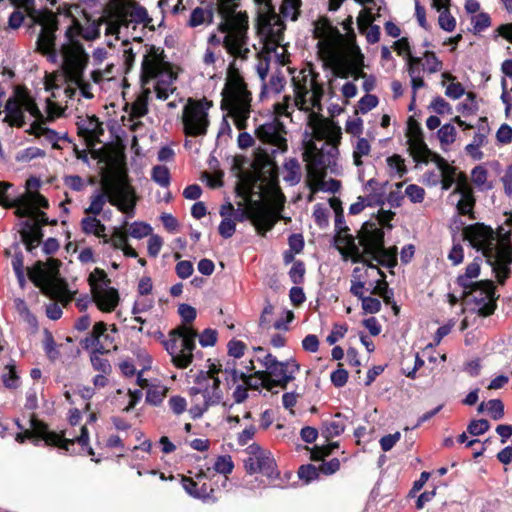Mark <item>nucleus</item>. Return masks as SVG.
Listing matches in <instances>:
<instances>
[{"mask_svg": "<svg viewBox=\"0 0 512 512\" xmlns=\"http://www.w3.org/2000/svg\"><path fill=\"white\" fill-rule=\"evenodd\" d=\"M334 244L344 260L378 264L392 268L397 264V248L384 247V233L376 226H361L356 235L348 226H342L334 236ZM369 267L375 266L369 264Z\"/></svg>", "mask_w": 512, "mask_h": 512, "instance_id": "nucleus-1", "label": "nucleus"}, {"mask_svg": "<svg viewBox=\"0 0 512 512\" xmlns=\"http://www.w3.org/2000/svg\"><path fill=\"white\" fill-rule=\"evenodd\" d=\"M510 231L502 226L493 230L491 226H464L462 237L478 251H482L500 284L508 278L512 264V247L509 241Z\"/></svg>", "mask_w": 512, "mask_h": 512, "instance_id": "nucleus-2", "label": "nucleus"}, {"mask_svg": "<svg viewBox=\"0 0 512 512\" xmlns=\"http://www.w3.org/2000/svg\"><path fill=\"white\" fill-rule=\"evenodd\" d=\"M91 199L90 206L86 209L87 214L98 215L106 201H109L127 216L133 215L137 200L135 190L129 183L126 173L104 176L101 190Z\"/></svg>", "mask_w": 512, "mask_h": 512, "instance_id": "nucleus-3", "label": "nucleus"}, {"mask_svg": "<svg viewBox=\"0 0 512 512\" xmlns=\"http://www.w3.org/2000/svg\"><path fill=\"white\" fill-rule=\"evenodd\" d=\"M21 5L26 9L28 16L33 23L41 26V31L36 41L37 51L43 55L55 53L56 31L59 28L58 15H63L70 19L77 18L72 8L78 9V5L62 4L57 7L56 12L47 8L37 10L34 6V0H21Z\"/></svg>", "mask_w": 512, "mask_h": 512, "instance_id": "nucleus-4", "label": "nucleus"}, {"mask_svg": "<svg viewBox=\"0 0 512 512\" xmlns=\"http://www.w3.org/2000/svg\"><path fill=\"white\" fill-rule=\"evenodd\" d=\"M60 265L61 262L55 258H49L46 262L37 261L28 269V276L44 295L67 306L73 294L68 290L67 282L60 277Z\"/></svg>", "mask_w": 512, "mask_h": 512, "instance_id": "nucleus-5", "label": "nucleus"}, {"mask_svg": "<svg viewBox=\"0 0 512 512\" xmlns=\"http://www.w3.org/2000/svg\"><path fill=\"white\" fill-rule=\"evenodd\" d=\"M12 187L9 182L0 181V206L14 209V214L24 219L19 224H58L57 220L49 221L41 208H48V200L38 192H27L15 199H9L7 190Z\"/></svg>", "mask_w": 512, "mask_h": 512, "instance_id": "nucleus-6", "label": "nucleus"}, {"mask_svg": "<svg viewBox=\"0 0 512 512\" xmlns=\"http://www.w3.org/2000/svg\"><path fill=\"white\" fill-rule=\"evenodd\" d=\"M320 74L315 71L312 63L300 69L298 75L292 76L294 99L293 106L305 112L314 109L322 111L324 85L319 81Z\"/></svg>", "mask_w": 512, "mask_h": 512, "instance_id": "nucleus-7", "label": "nucleus"}, {"mask_svg": "<svg viewBox=\"0 0 512 512\" xmlns=\"http://www.w3.org/2000/svg\"><path fill=\"white\" fill-rule=\"evenodd\" d=\"M221 95V109L229 112L238 130L246 129L252 95L244 79L237 72L228 77Z\"/></svg>", "mask_w": 512, "mask_h": 512, "instance_id": "nucleus-8", "label": "nucleus"}, {"mask_svg": "<svg viewBox=\"0 0 512 512\" xmlns=\"http://www.w3.org/2000/svg\"><path fill=\"white\" fill-rule=\"evenodd\" d=\"M219 371H221V364L212 363L209 365L208 371L200 372L197 375L195 385L190 389L195 402L190 409L193 418L201 417L209 406L221 400L223 393L220 389Z\"/></svg>", "mask_w": 512, "mask_h": 512, "instance_id": "nucleus-9", "label": "nucleus"}, {"mask_svg": "<svg viewBox=\"0 0 512 512\" xmlns=\"http://www.w3.org/2000/svg\"><path fill=\"white\" fill-rule=\"evenodd\" d=\"M197 336V331L186 324H181L169 332L165 348L177 368L185 369L192 363Z\"/></svg>", "mask_w": 512, "mask_h": 512, "instance_id": "nucleus-10", "label": "nucleus"}, {"mask_svg": "<svg viewBox=\"0 0 512 512\" xmlns=\"http://www.w3.org/2000/svg\"><path fill=\"white\" fill-rule=\"evenodd\" d=\"M213 102L206 97L189 98L182 111L183 133L188 137L205 136L210 125L209 109Z\"/></svg>", "mask_w": 512, "mask_h": 512, "instance_id": "nucleus-11", "label": "nucleus"}, {"mask_svg": "<svg viewBox=\"0 0 512 512\" xmlns=\"http://www.w3.org/2000/svg\"><path fill=\"white\" fill-rule=\"evenodd\" d=\"M30 422L31 430L26 429L24 432L18 433L16 435L17 442L23 443L25 439L37 437L43 439L48 445H54L65 450H68L69 445H73L75 442H78L81 445L88 444L89 438L86 426L81 427V434L79 436L74 438H65L63 432L56 433L48 431L47 426L35 418H32Z\"/></svg>", "mask_w": 512, "mask_h": 512, "instance_id": "nucleus-12", "label": "nucleus"}, {"mask_svg": "<svg viewBox=\"0 0 512 512\" xmlns=\"http://www.w3.org/2000/svg\"><path fill=\"white\" fill-rule=\"evenodd\" d=\"M92 300L103 312H112L119 303L118 290L111 286V280L102 269L95 268L88 277Z\"/></svg>", "mask_w": 512, "mask_h": 512, "instance_id": "nucleus-13", "label": "nucleus"}, {"mask_svg": "<svg viewBox=\"0 0 512 512\" xmlns=\"http://www.w3.org/2000/svg\"><path fill=\"white\" fill-rule=\"evenodd\" d=\"M463 296L467 305L478 315L487 317L494 313L498 296L495 293V286L490 280L476 281L472 287L464 289Z\"/></svg>", "mask_w": 512, "mask_h": 512, "instance_id": "nucleus-14", "label": "nucleus"}, {"mask_svg": "<svg viewBox=\"0 0 512 512\" xmlns=\"http://www.w3.org/2000/svg\"><path fill=\"white\" fill-rule=\"evenodd\" d=\"M61 51L66 78L74 83L81 82L89 60L83 44L79 40H67V43L62 45Z\"/></svg>", "mask_w": 512, "mask_h": 512, "instance_id": "nucleus-15", "label": "nucleus"}, {"mask_svg": "<svg viewBox=\"0 0 512 512\" xmlns=\"http://www.w3.org/2000/svg\"><path fill=\"white\" fill-rule=\"evenodd\" d=\"M238 195L242 197V200L238 202L237 208L233 204L227 201L221 205L220 215L222 220L220 224H236L237 222H244L251 220V224H275L274 222H262L255 219L257 202L253 201L251 197L244 193H241V187H236Z\"/></svg>", "mask_w": 512, "mask_h": 512, "instance_id": "nucleus-16", "label": "nucleus"}, {"mask_svg": "<svg viewBox=\"0 0 512 512\" xmlns=\"http://www.w3.org/2000/svg\"><path fill=\"white\" fill-rule=\"evenodd\" d=\"M263 370L272 389L274 387L285 388L287 384L294 379V373L299 369L295 360L279 362L271 354H267L263 359Z\"/></svg>", "mask_w": 512, "mask_h": 512, "instance_id": "nucleus-17", "label": "nucleus"}, {"mask_svg": "<svg viewBox=\"0 0 512 512\" xmlns=\"http://www.w3.org/2000/svg\"><path fill=\"white\" fill-rule=\"evenodd\" d=\"M286 127L285 125L278 119H273L271 122L264 123L256 128L255 135L256 137L264 144H268L274 149L272 153L277 151L286 152L288 149L287 139H286Z\"/></svg>", "mask_w": 512, "mask_h": 512, "instance_id": "nucleus-18", "label": "nucleus"}, {"mask_svg": "<svg viewBox=\"0 0 512 512\" xmlns=\"http://www.w3.org/2000/svg\"><path fill=\"white\" fill-rule=\"evenodd\" d=\"M125 228L126 226H113L110 231H107L106 226H84V231L103 239L104 243H110L114 248L121 249L126 256L137 257V252L127 245V230Z\"/></svg>", "mask_w": 512, "mask_h": 512, "instance_id": "nucleus-19", "label": "nucleus"}, {"mask_svg": "<svg viewBox=\"0 0 512 512\" xmlns=\"http://www.w3.org/2000/svg\"><path fill=\"white\" fill-rule=\"evenodd\" d=\"M85 23L82 24L78 18H73L65 31L66 40H79L78 37L86 41H92L100 37V27L103 23V18L93 19L86 11H82Z\"/></svg>", "mask_w": 512, "mask_h": 512, "instance_id": "nucleus-20", "label": "nucleus"}, {"mask_svg": "<svg viewBox=\"0 0 512 512\" xmlns=\"http://www.w3.org/2000/svg\"><path fill=\"white\" fill-rule=\"evenodd\" d=\"M249 458L245 461V468L249 473L261 472L272 476L275 470V461L270 452L261 449L258 445L248 447Z\"/></svg>", "mask_w": 512, "mask_h": 512, "instance_id": "nucleus-21", "label": "nucleus"}, {"mask_svg": "<svg viewBox=\"0 0 512 512\" xmlns=\"http://www.w3.org/2000/svg\"><path fill=\"white\" fill-rule=\"evenodd\" d=\"M304 160L307 162V176L309 179L319 182L325 175L326 164L322 151L317 150L313 145V150L304 153Z\"/></svg>", "mask_w": 512, "mask_h": 512, "instance_id": "nucleus-22", "label": "nucleus"}, {"mask_svg": "<svg viewBox=\"0 0 512 512\" xmlns=\"http://www.w3.org/2000/svg\"><path fill=\"white\" fill-rule=\"evenodd\" d=\"M248 16L246 12L234 13L218 25V31L226 34L246 35Z\"/></svg>", "mask_w": 512, "mask_h": 512, "instance_id": "nucleus-23", "label": "nucleus"}, {"mask_svg": "<svg viewBox=\"0 0 512 512\" xmlns=\"http://www.w3.org/2000/svg\"><path fill=\"white\" fill-rule=\"evenodd\" d=\"M77 133L78 136L84 138L88 144L92 145L104 133V129L98 117L92 115L77 123Z\"/></svg>", "mask_w": 512, "mask_h": 512, "instance_id": "nucleus-24", "label": "nucleus"}, {"mask_svg": "<svg viewBox=\"0 0 512 512\" xmlns=\"http://www.w3.org/2000/svg\"><path fill=\"white\" fill-rule=\"evenodd\" d=\"M151 55H145L141 65L140 81L143 86L161 73V63L154 46L150 48Z\"/></svg>", "mask_w": 512, "mask_h": 512, "instance_id": "nucleus-25", "label": "nucleus"}, {"mask_svg": "<svg viewBox=\"0 0 512 512\" xmlns=\"http://www.w3.org/2000/svg\"><path fill=\"white\" fill-rule=\"evenodd\" d=\"M408 151L412 156L413 160L419 164H428L430 162V156L432 150L429 149L428 145L424 141V135L407 138Z\"/></svg>", "mask_w": 512, "mask_h": 512, "instance_id": "nucleus-26", "label": "nucleus"}, {"mask_svg": "<svg viewBox=\"0 0 512 512\" xmlns=\"http://www.w3.org/2000/svg\"><path fill=\"white\" fill-rule=\"evenodd\" d=\"M119 17L128 25V18L136 23H146L149 21L148 12L145 7L133 2L128 7H122L118 10Z\"/></svg>", "mask_w": 512, "mask_h": 512, "instance_id": "nucleus-27", "label": "nucleus"}, {"mask_svg": "<svg viewBox=\"0 0 512 512\" xmlns=\"http://www.w3.org/2000/svg\"><path fill=\"white\" fill-rule=\"evenodd\" d=\"M20 235L28 251L38 247L43 238L41 226H23L20 230Z\"/></svg>", "mask_w": 512, "mask_h": 512, "instance_id": "nucleus-28", "label": "nucleus"}, {"mask_svg": "<svg viewBox=\"0 0 512 512\" xmlns=\"http://www.w3.org/2000/svg\"><path fill=\"white\" fill-rule=\"evenodd\" d=\"M213 19L214 12L212 8L204 9L202 7H196L192 10L186 25L190 28H195L205 23L209 25L213 23Z\"/></svg>", "mask_w": 512, "mask_h": 512, "instance_id": "nucleus-29", "label": "nucleus"}, {"mask_svg": "<svg viewBox=\"0 0 512 512\" xmlns=\"http://www.w3.org/2000/svg\"><path fill=\"white\" fill-rule=\"evenodd\" d=\"M6 112V117L4 121L9 122L10 124H17L18 126H22L23 124V112L21 110L20 102L16 97H10L4 108Z\"/></svg>", "mask_w": 512, "mask_h": 512, "instance_id": "nucleus-30", "label": "nucleus"}, {"mask_svg": "<svg viewBox=\"0 0 512 512\" xmlns=\"http://www.w3.org/2000/svg\"><path fill=\"white\" fill-rule=\"evenodd\" d=\"M240 380L244 382L249 389L257 390L260 387H263L269 391L272 390V387L270 386V382H268V379L266 378L263 370L257 371L253 375H246L245 373L239 374Z\"/></svg>", "mask_w": 512, "mask_h": 512, "instance_id": "nucleus-31", "label": "nucleus"}, {"mask_svg": "<svg viewBox=\"0 0 512 512\" xmlns=\"http://www.w3.org/2000/svg\"><path fill=\"white\" fill-rule=\"evenodd\" d=\"M246 39V35L226 34L222 44L230 55L238 57L241 55L243 45L246 44Z\"/></svg>", "mask_w": 512, "mask_h": 512, "instance_id": "nucleus-32", "label": "nucleus"}, {"mask_svg": "<svg viewBox=\"0 0 512 512\" xmlns=\"http://www.w3.org/2000/svg\"><path fill=\"white\" fill-rule=\"evenodd\" d=\"M315 38L341 37L337 27L333 26L327 17H321L316 21L314 28Z\"/></svg>", "mask_w": 512, "mask_h": 512, "instance_id": "nucleus-33", "label": "nucleus"}, {"mask_svg": "<svg viewBox=\"0 0 512 512\" xmlns=\"http://www.w3.org/2000/svg\"><path fill=\"white\" fill-rule=\"evenodd\" d=\"M358 28L361 34H365L367 42L375 44L380 40V27L370 23V20L358 18Z\"/></svg>", "mask_w": 512, "mask_h": 512, "instance_id": "nucleus-34", "label": "nucleus"}, {"mask_svg": "<svg viewBox=\"0 0 512 512\" xmlns=\"http://www.w3.org/2000/svg\"><path fill=\"white\" fill-rule=\"evenodd\" d=\"M480 274V265L477 261L470 263L464 275L458 277V283L463 289H468L472 287L475 282H470L469 280L477 278Z\"/></svg>", "mask_w": 512, "mask_h": 512, "instance_id": "nucleus-35", "label": "nucleus"}, {"mask_svg": "<svg viewBox=\"0 0 512 512\" xmlns=\"http://www.w3.org/2000/svg\"><path fill=\"white\" fill-rule=\"evenodd\" d=\"M287 172L284 179L291 184H297L301 179L300 164L296 158H290L284 164Z\"/></svg>", "mask_w": 512, "mask_h": 512, "instance_id": "nucleus-36", "label": "nucleus"}, {"mask_svg": "<svg viewBox=\"0 0 512 512\" xmlns=\"http://www.w3.org/2000/svg\"><path fill=\"white\" fill-rule=\"evenodd\" d=\"M344 429L345 421L343 420L340 414H336L335 418L331 422L326 424L324 434L327 439H330L340 435L344 431Z\"/></svg>", "mask_w": 512, "mask_h": 512, "instance_id": "nucleus-37", "label": "nucleus"}, {"mask_svg": "<svg viewBox=\"0 0 512 512\" xmlns=\"http://www.w3.org/2000/svg\"><path fill=\"white\" fill-rule=\"evenodd\" d=\"M475 206L474 193L471 195H462L457 203V210L460 215H469L474 220L473 209Z\"/></svg>", "mask_w": 512, "mask_h": 512, "instance_id": "nucleus-38", "label": "nucleus"}, {"mask_svg": "<svg viewBox=\"0 0 512 512\" xmlns=\"http://www.w3.org/2000/svg\"><path fill=\"white\" fill-rule=\"evenodd\" d=\"M1 377L6 388L15 389L18 387L19 376L14 364L6 365Z\"/></svg>", "mask_w": 512, "mask_h": 512, "instance_id": "nucleus-39", "label": "nucleus"}, {"mask_svg": "<svg viewBox=\"0 0 512 512\" xmlns=\"http://www.w3.org/2000/svg\"><path fill=\"white\" fill-rule=\"evenodd\" d=\"M106 330H107V327H106V324L104 322L100 321V322L95 323L91 333L85 339L86 346L87 347H89V346H93V347L97 346L98 343H99L100 337H105V338L108 337V335L105 334Z\"/></svg>", "mask_w": 512, "mask_h": 512, "instance_id": "nucleus-40", "label": "nucleus"}, {"mask_svg": "<svg viewBox=\"0 0 512 512\" xmlns=\"http://www.w3.org/2000/svg\"><path fill=\"white\" fill-rule=\"evenodd\" d=\"M151 177L162 187H167L170 184V171L166 166L157 165L153 167Z\"/></svg>", "mask_w": 512, "mask_h": 512, "instance_id": "nucleus-41", "label": "nucleus"}, {"mask_svg": "<svg viewBox=\"0 0 512 512\" xmlns=\"http://www.w3.org/2000/svg\"><path fill=\"white\" fill-rule=\"evenodd\" d=\"M147 113V98L145 96H140L131 104L130 117L132 119H138L144 117Z\"/></svg>", "mask_w": 512, "mask_h": 512, "instance_id": "nucleus-42", "label": "nucleus"}, {"mask_svg": "<svg viewBox=\"0 0 512 512\" xmlns=\"http://www.w3.org/2000/svg\"><path fill=\"white\" fill-rule=\"evenodd\" d=\"M438 23L444 31L452 32L455 29L456 19L450 13V8L445 7V10L440 12Z\"/></svg>", "mask_w": 512, "mask_h": 512, "instance_id": "nucleus-43", "label": "nucleus"}, {"mask_svg": "<svg viewBox=\"0 0 512 512\" xmlns=\"http://www.w3.org/2000/svg\"><path fill=\"white\" fill-rule=\"evenodd\" d=\"M441 144H452L456 139V129L452 124H444L437 132Z\"/></svg>", "mask_w": 512, "mask_h": 512, "instance_id": "nucleus-44", "label": "nucleus"}, {"mask_svg": "<svg viewBox=\"0 0 512 512\" xmlns=\"http://www.w3.org/2000/svg\"><path fill=\"white\" fill-rule=\"evenodd\" d=\"M170 81H157L155 85V92L156 96L160 100H166L168 99L169 95L174 92L175 88L169 89V85L172 83L174 79H176V76L173 75V73H170L169 75Z\"/></svg>", "mask_w": 512, "mask_h": 512, "instance_id": "nucleus-45", "label": "nucleus"}, {"mask_svg": "<svg viewBox=\"0 0 512 512\" xmlns=\"http://www.w3.org/2000/svg\"><path fill=\"white\" fill-rule=\"evenodd\" d=\"M273 164L274 163H273V160H272V157L270 156V154L267 151H265L261 148H258L255 153V160H254L255 168H259V169L271 168Z\"/></svg>", "mask_w": 512, "mask_h": 512, "instance_id": "nucleus-46", "label": "nucleus"}, {"mask_svg": "<svg viewBox=\"0 0 512 512\" xmlns=\"http://www.w3.org/2000/svg\"><path fill=\"white\" fill-rule=\"evenodd\" d=\"M455 183H456V187H455L454 193H457L460 196L471 195L472 193H474L471 185L468 182V178H467L466 174L460 172L456 178Z\"/></svg>", "mask_w": 512, "mask_h": 512, "instance_id": "nucleus-47", "label": "nucleus"}, {"mask_svg": "<svg viewBox=\"0 0 512 512\" xmlns=\"http://www.w3.org/2000/svg\"><path fill=\"white\" fill-rule=\"evenodd\" d=\"M423 57L426 59V69L430 74L436 73L442 69V61L438 59L433 51H425Z\"/></svg>", "mask_w": 512, "mask_h": 512, "instance_id": "nucleus-48", "label": "nucleus"}, {"mask_svg": "<svg viewBox=\"0 0 512 512\" xmlns=\"http://www.w3.org/2000/svg\"><path fill=\"white\" fill-rule=\"evenodd\" d=\"M486 411L494 420H499L504 415V405L499 399L489 400L486 402Z\"/></svg>", "mask_w": 512, "mask_h": 512, "instance_id": "nucleus-49", "label": "nucleus"}, {"mask_svg": "<svg viewBox=\"0 0 512 512\" xmlns=\"http://www.w3.org/2000/svg\"><path fill=\"white\" fill-rule=\"evenodd\" d=\"M407 61V71L410 77L420 76L422 69H424V65L421 57H416L413 55H409L406 59Z\"/></svg>", "mask_w": 512, "mask_h": 512, "instance_id": "nucleus-50", "label": "nucleus"}, {"mask_svg": "<svg viewBox=\"0 0 512 512\" xmlns=\"http://www.w3.org/2000/svg\"><path fill=\"white\" fill-rule=\"evenodd\" d=\"M378 103L379 100L377 96L372 94H366L358 101V108L361 113L365 114L372 110L373 108H375L378 105Z\"/></svg>", "mask_w": 512, "mask_h": 512, "instance_id": "nucleus-51", "label": "nucleus"}, {"mask_svg": "<svg viewBox=\"0 0 512 512\" xmlns=\"http://www.w3.org/2000/svg\"><path fill=\"white\" fill-rule=\"evenodd\" d=\"M301 6V0H283L280 10L285 16H288L290 12H293V20H296L299 14V8Z\"/></svg>", "mask_w": 512, "mask_h": 512, "instance_id": "nucleus-52", "label": "nucleus"}, {"mask_svg": "<svg viewBox=\"0 0 512 512\" xmlns=\"http://www.w3.org/2000/svg\"><path fill=\"white\" fill-rule=\"evenodd\" d=\"M233 462L230 456H220L214 464V470L221 474H229L233 470Z\"/></svg>", "mask_w": 512, "mask_h": 512, "instance_id": "nucleus-53", "label": "nucleus"}, {"mask_svg": "<svg viewBox=\"0 0 512 512\" xmlns=\"http://www.w3.org/2000/svg\"><path fill=\"white\" fill-rule=\"evenodd\" d=\"M490 428V424L486 419H479V420H473L468 425V432L473 436H478L486 431H488Z\"/></svg>", "mask_w": 512, "mask_h": 512, "instance_id": "nucleus-54", "label": "nucleus"}, {"mask_svg": "<svg viewBox=\"0 0 512 512\" xmlns=\"http://www.w3.org/2000/svg\"><path fill=\"white\" fill-rule=\"evenodd\" d=\"M488 177V171L482 165H478L473 168L471 172L472 182L477 186L481 187L486 184Z\"/></svg>", "mask_w": 512, "mask_h": 512, "instance_id": "nucleus-55", "label": "nucleus"}, {"mask_svg": "<svg viewBox=\"0 0 512 512\" xmlns=\"http://www.w3.org/2000/svg\"><path fill=\"white\" fill-rule=\"evenodd\" d=\"M491 25L489 14L481 12L474 17L473 29L475 33H479L487 29Z\"/></svg>", "mask_w": 512, "mask_h": 512, "instance_id": "nucleus-56", "label": "nucleus"}, {"mask_svg": "<svg viewBox=\"0 0 512 512\" xmlns=\"http://www.w3.org/2000/svg\"><path fill=\"white\" fill-rule=\"evenodd\" d=\"M496 139L502 145L512 143V127L506 123L502 124L496 132Z\"/></svg>", "mask_w": 512, "mask_h": 512, "instance_id": "nucleus-57", "label": "nucleus"}, {"mask_svg": "<svg viewBox=\"0 0 512 512\" xmlns=\"http://www.w3.org/2000/svg\"><path fill=\"white\" fill-rule=\"evenodd\" d=\"M430 107L437 113V114H451L452 113V107L451 105L442 97L437 96L435 97Z\"/></svg>", "mask_w": 512, "mask_h": 512, "instance_id": "nucleus-58", "label": "nucleus"}, {"mask_svg": "<svg viewBox=\"0 0 512 512\" xmlns=\"http://www.w3.org/2000/svg\"><path fill=\"white\" fill-rule=\"evenodd\" d=\"M405 193L414 203L422 202L425 195L424 189L415 184L408 185L406 187Z\"/></svg>", "mask_w": 512, "mask_h": 512, "instance_id": "nucleus-59", "label": "nucleus"}, {"mask_svg": "<svg viewBox=\"0 0 512 512\" xmlns=\"http://www.w3.org/2000/svg\"><path fill=\"white\" fill-rule=\"evenodd\" d=\"M392 48L398 55H405L406 59L409 57V55H412L410 43L407 37H402L395 41Z\"/></svg>", "mask_w": 512, "mask_h": 512, "instance_id": "nucleus-60", "label": "nucleus"}, {"mask_svg": "<svg viewBox=\"0 0 512 512\" xmlns=\"http://www.w3.org/2000/svg\"><path fill=\"white\" fill-rule=\"evenodd\" d=\"M236 3L226 2L225 0H218L217 11L221 18L224 20L235 13Z\"/></svg>", "mask_w": 512, "mask_h": 512, "instance_id": "nucleus-61", "label": "nucleus"}, {"mask_svg": "<svg viewBox=\"0 0 512 512\" xmlns=\"http://www.w3.org/2000/svg\"><path fill=\"white\" fill-rule=\"evenodd\" d=\"M305 274L304 264L300 261L294 262L289 275L293 283L298 284L303 281Z\"/></svg>", "mask_w": 512, "mask_h": 512, "instance_id": "nucleus-62", "label": "nucleus"}, {"mask_svg": "<svg viewBox=\"0 0 512 512\" xmlns=\"http://www.w3.org/2000/svg\"><path fill=\"white\" fill-rule=\"evenodd\" d=\"M167 389L164 387L149 389L146 400L153 405H158L166 396Z\"/></svg>", "mask_w": 512, "mask_h": 512, "instance_id": "nucleus-63", "label": "nucleus"}, {"mask_svg": "<svg viewBox=\"0 0 512 512\" xmlns=\"http://www.w3.org/2000/svg\"><path fill=\"white\" fill-rule=\"evenodd\" d=\"M501 182L506 196L512 198V164L506 168L504 175L501 177Z\"/></svg>", "mask_w": 512, "mask_h": 512, "instance_id": "nucleus-64", "label": "nucleus"}]
</instances>
